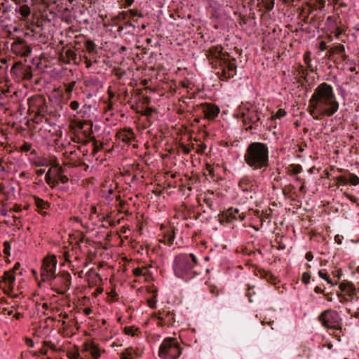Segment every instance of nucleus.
I'll return each mask as SVG.
<instances>
[{
    "label": "nucleus",
    "mask_w": 359,
    "mask_h": 359,
    "mask_svg": "<svg viewBox=\"0 0 359 359\" xmlns=\"http://www.w3.org/2000/svg\"><path fill=\"white\" fill-rule=\"evenodd\" d=\"M332 274L334 277H337L338 279H340L342 276V271L341 269H338L335 271H332Z\"/></svg>",
    "instance_id": "nucleus-55"
},
{
    "label": "nucleus",
    "mask_w": 359,
    "mask_h": 359,
    "mask_svg": "<svg viewBox=\"0 0 359 359\" xmlns=\"http://www.w3.org/2000/svg\"><path fill=\"white\" fill-rule=\"evenodd\" d=\"M133 274L136 277L141 276L142 275L145 276V273H143L142 269L141 268H135V269H134Z\"/></svg>",
    "instance_id": "nucleus-50"
},
{
    "label": "nucleus",
    "mask_w": 359,
    "mask_h": 359,
    "mask_svg": "<svg viewBox=\"0 0 359 359\" xmlns=\"http://www.w3.org/2000/svg\"><path fill=\"white\" fill-rule=\"evenodd\" d=\"M55 179L56 180L55 185L58 183V182H60L62 184H65L69 180L67 176L65 175L64 174L55 176Z\"/></svg>",
    "instance_id": "nucleus-38"
},
{
    "label": "nucleus",
    "mask_w": 359,
    "mask_h": 359,
    "mask_svg": "<svg viewBox=\"0 0 359 359\" xmlns=\"http://www.w3.org/2000/svg\"><path fill=\"white\" fill-rule=\"evenodd\" d=\"M212 67L217 70L219 79L227 81L236 74L237 66L236 59L231 57L226 52H223L221 46L210 47L205 53Z\"/></svg>",
    "instance_id": "nucleus-2"
},
{
    "label": "nucleus",
    "mask_w": 359,
    "mask_h": 359,
    "mask_svg": "<svg viewBox=\"0 0 359 359\" xmlns=\"http://www.w3.org/2000/svg\"><path fill=\"white\" fill-rule=\"evenodd\" d=\"M182 350L180 340L174 337H166L159 346L158 356L161 359H178Z\"/></svg>",
    "instance_id": "nucleus-5"
},
{
    "label": "nucleus",
    "mask_w": 359,
    "mask_h": 359,
    "mask_svg": "<svg viewBox=\"0 0 359 359\" xmlns=\"http://www.w3.org/2000/svg\"><path fill=\"white\" fill-rule=\"evenodd\" d=\"M69 107H70V108H71L72 110L76 111V110H77V109H79V103L77 101H76V100L72 101V102H71V103H70V104H69Z\"/></svg>",
    "instance_id": "nucleus-51"
},
{
    "label": "nucleus",
    "mask_w": 359,
    "mask_h": 359,
    "mask_svg": "<svg viewBox=\"0 0 359 359\" xmlns=\"http://www.w3.org/2000/svg\"><path fill=\"white\" fill-rule=\"evenodd\" d=\"M33 200L34 201V205L37 208L38 212L43 216H46L47 215L46 210L50 208V203L36 196H33Z\"/></svg>",
    "instance_id": "nucleus-21"
},
{
    "label": "nucleus",
    "mask_w": 359,
    "mask_h": 359,
    "mask_svg": "<svg viewBox=\"0 0 359 359\" xmlns=\"http://www.w3.org/2000/svg\"><path fill=\"white\" fill-rule=\"evenodd\" d=\"M239 210L238 208H230L226 212L219 215L220 223H231L238 219V214Z\"/></svg>",
    "instance_id": "nucleus-18"
},
{
    "label": "nucleus",
    "mask_w": 359,
    "mask_h": 359,
    "mask_svg": "<svg viewBox=\"0 0 359 359\" xmlns=\"http://www.w3.org/2000/svg\"><path fill=\"white\" fill-rule=\"evenodd\" d=\"M165 238H168V244H170V245L172 244L174 239H175L174 235H168L165 236Z\"/></svg>",
    "instance_id": "nucleus-59"
},
{
    "label": "nucleus",
    "mask_w": 359,
    "mask_h": 359,
    "mask_svg": "<svg viewBox=\"0 0 359 359\" xmlns=\"http://www.w3.org/2000/svg\"><path fill=\"white\" fill-rule=\"evenodd\" d=\"M339 287L340 292L337 293V296L341 303L344 304L348 301L358 299L359 291L351 281L346 280L341 281Z\"/></svg>",
    "instance_id": "nucleus-7"
},
{
    "label": "nucleus",
    "mask_w": 359,
    "mask_h": 359,
    "mask_svg": "<svg viewBox=\"0 0 359 359\" xmlns=\"http://www.w3.org/2000/svg\"><path fill=\"white\" fill-rule=\"evenodd\" d=\"M255 180L249 176H243L238 182V187L243 192L256 193L255 188Z\"/></svg>",
    "instance_id": "nucleus-20"
},
{
    "label": "nucleus",
    "mask_w": 359,
    "mask_h": 359,
    "mask_svg": "<svg viewBox=\"0 0 359 359\" xmlns=\"http://www.w3.org/2000/svg\"><path fill=\"white\" fill-rule=\"evenodd\" d=\"M85 48L90 53H93L95 52L96 45L93 41L88 40L85 43Z\"/></svg>",
    "instance_id": "nucleus-32"
},
{
    "label": "nucleus",
    "mask_w": 359,
    "mask_h": 359,
    "mask_svg": "<svg viewBox=\"0 0 359 359\" xmlns=\"http://www.w3.org/2000/svg\"><path fill=\"white\" fill-rule=\"evenodd\" d=\"M32 148V144L28 142H24V144L20 147V151L22 152H27L30 151Z\"/></svg>",
    "instance_id": "nucleus-44"
},
{
    "label": "nucleus",
    "mask_w": 359,
    "mask_h": 359,
    "mask_svg": "<svg viewBox=\"0 0 359 359\" xmlns=\"http://www.w3.org/2000/svg\"><path fill=\"white\" fill-rule=\"evenodd\" d=\"M319 49L321 51H325L327 49V45L325 41H321L319 44Z\"/></svg>",
    "instance_id": "nucleus-57"
},
{
    "label": "nucleus",
    "mask_w": 359,
    "mask_h": 359,
    "mask_svg": "<svg viewBox=\"0 0 359 359\" xmlns=\"http://www.w3.org/2000/svg\"><path fill=\"white\" fill-rule=\"evenodd\" d=\"M180 148L184 154H189L191 151V148L187 145L182 144Z\"/></svg>",
    "instance_id": "nucleus-47"
},
{
    "label": "nucleus",
    "mask_w": 359,
    "mask_h": 359,
    "mask_svg": "<svg viewBox=\"0 0 359 359\" xmlns=\"http://www.w3.org/2000/svg\"><path fill=\"white\" fill-rule=\"evenodd\" d=\"M196 110L201 111L204 115V117L208 120H214L220 111L218 106L208 102L198 104Z\"/></svg>",
    "instance_id": "nucleus-13"
},
{
    "label": "nucleus",
    "mask_w": 359,
    "mask_h": 359,
    "mask_svg": "<svg viewBox=\"0 0 359 359\" xmlns=\"http://www.w3.org/2000/svg\"><path fill=\"white\" fill-rule=\"evenodd\" d=\"M252 289H253V287H252V288L249 287V288H248V291L246 292V294H245V295H246V297H248L249 302H250V303H252V302H253V301H252V294H255V292L254 291L251 292V290H252Z\"/></svg>",
    "instance_id": "nucleus-52"
},
{
    "label": "nucleus",
    "mask_w": 359,
    "mask_h": 359,
    "mask_svg": "<svg viewBox=\"0 0 359 359\" xmlns=\"http://www.w3.org/2000/svg\"><path fill=\"white\" fill-rule=\"evenodd\" d=\"M129 18L134 19L135 17L142 18L143 15L141 13H139L137 10L130 9L128 11Z\"/></svg>",
    "instance_id": "nucleus-39"
},
{
    "label": "nucleus",
    "mask_w": 359,
    "mask_h": 359,
    "mask_svg": "<svg viewBox=\"0 0 359 359\" xmlns=\"http://www.w3.org/2000/svg\"><path fill=\"white\" fill-rule=\"evenodd\" d=\"M76 82L74 81H72V82L65 84V92L69 95V96H68L69 98L71 96V94L76 86Z\"/></svg>",
    "instance_id": "nucleus-33"
},
{
    "label": "nucleus",
    "mask_w": 359,
    "mask_h": 359,
    "mask_svg": "<svg viewBox=\"0 0 359 359\" xmlns=\"http://www.w3.org/2000/svg\"><path fill=\"white\" fill-rule=\"evenodd\" d=\"M318 275L320 278H323L324 280H326V276H329L326 273H325L322 270L319 271Z\"/></svg>",
    "instance_id": "nucleus-64"
},
{
    "label": "nucleus",
    "mask_w": 359,
    "mask_h": 359,
    "mask_svg": "<svg viewBox=\"0 0 359 359\" xmlns=\"http://www.w3.org/2000/svg\"><path fill=\"white\" fill-rule=\"evenodd\" d=\"M137 331L138 329H136L134 327H125V333L128 335L135 336L136 334V332Z\"/></svg>",
    "instance_id": "nucleus-41"
},
{
    "label": "nucleus",
    "mask_w": 359,
    "mask_h": 359,
    "mask_svg": "<svg viewBox=\"0 0 359 359\" xmlns=\"http://www.w3.org/2000/svg\"><path fill=\"white\" fill-rule=\"evenodd\" d=\"M153 113V109L151 108V107H146L142 114L144 115V116H149L152 114Z\"/></svg>",
    "instance_id": "nucleus-49"
},
{
    "label": "nucleus",
    "mask_w": 359,
    "mask_h": 359,
    "mask_svg": "<svg viewBox=\"0 0 359 359\" xmlns=\"http://www.w3.org/2000/svg\"><path fill=\"white\" fill-rule=\"evenodd\" d=\"M20 267V264L19 262L15 263L12 271H5L3 276V281L7 284V287L4 288V292L8 294L9 292H12L13 290V284L15 281V273L17 270H18Z\"/></svg>",
    "instance_id": "nucleus-16"
},
{
    "label": "nucleus",
    "mask_w": 359,
    "mask_h": 359,
    "mask_svg": "<svg viewBox=\"0 0 359 359\" xmlns=\"http://www.w3.org/2000/svg\"><path fill=\"white\" fill-rule=\"evenodd\" d=\"M334 180L341 185H346L348 183V175H339L334 177Z\"/></svg>",
    "instance_id": "nucleus-35"
},
{
    "label": "nucleus",
    "mask_w": 359,
    "mask_h": 359,
    "mask_svg": "<svg viewBox=\"0 0 359 359\" xmlns=\"http://www.w3.org/2000/svg\"><path fill=\"white\" fill-rule=\"evenodd\" d=\"M141 356L138 349L129 347L125 349L121 354V359H137Z\"/></svg>",
    "instance_id": "nucleus-22"
},
{
    "label": "nucleus",
    "mask_w": 359,
    "mask_h": 359,
    "mask_svg": "<svg viewBox=\"0 0 359 359\" xmlns=\"http://www.w3.org/2000/svg\"><path fill=\"white\" fill-rule=\"evenodd\" d=\"M76 127L79 130H83V137H81L79 134H74L72 137V140L76 143H81L86 144L88 143V138L91 133V123H88L87 121H78L76 122Z\"/></svg>",
    "instance_id": "nucleus-11"
},
{
    "label": "nucleus",
    "mask_w": 359,
    "mask_h": 359,
    "mask_svg": "<svg viewBox=\"0 0 359 359\" xmlns=\"http://www.w3.org/2000/svg\"><path fill=\"white\" fill-rule=\"evenodd\" d=\"M4 254H6L7 255H11L10 251H11V245H10L9 242L5 241L4 243Z\"/></svg>",
    "instance_id": "nucleus-46"
},
{
    "label": "nucleus",
    "mask_w": 359,
    "mask_h": 359,
    "mask_svg": "<svg viewBox=\"0 0 359 359\" xmlns=\"http://www.w3.org/2000/svg\"><path fill=\"white\" fill-rule=\"evenodd\" d=\"M133 3H134V0H125L124 7L125 8L130 7Z\"/></svg>",
    "instance_id": "nucleus-62"
},
{
    "label": "nucleus",
    "mask_w": 359,
    "mask_h": 359,
    "mask_svg": "<svg viewBox=\"0 0 359 359\" xmlns=\"http://www.w3.org/2000/svg\"><path fill=\"white\" fill-rule=\"evenodd\" d=\"M286 115V111L283 109H279L277 112L273 114L271 117V121L275 119H280Z\"/></svg>",
    "instance_id": "nucleus-34"
},
{
    "label": "nucleus",
    "mask_w": 359,
    "mask_h": 359,
    "mask_svg": "<svg viewBox=\"0 0 359 359\" xmlns=\"http://www.w3.org/2000/svg\"><path fill=\"white\" fill-rule=\"evenodd\" d=\"M288 169L289 173L292 175H297L302 172V166L299 164H291Z\"/></svg>",
    "instance_id": "nucleus-26"
},
{
    "label": "nucleus",
    "mask_w": 359,
    "mask_h": 359,
    "mask_svg": "<svg viewBox=\"0 0 359 359\" xmlns=\"http://www.w3.org/2000/svg\"><path fill=\"white\" fill-rule=\"evenodd\" d=\"M34 165L37 167L41 166H49L50 165V161L48 158L45 157H39L38 159L35 161Z\"/></svg>",
    "instance_id": "nucleus-28"
},
{
    "label": "nucleus",
    "mask_w": 359,
    "mask_h": 359,
    "mask_svg": "<svg viewBox=\"0 0 359 359\" xmlns=\"http://www.w3.org/2000/svg\"><path fill=\"white\" fill-rule=\"evenodd\" d=\"M341 238H342V236H339V235H336L334 236V241L339 244V245H341L342 241H341Z\"/></svg>",
    "instance_id": "nucleus-60"
},
{
    "label": "nucleus",
    "mask_w": 359,
    "mask_h": 359,
    "mask_svg": "<svg viewBox=\"0 0 359 359\" xmlns=\"http://www.w3.org/2000/svg\"><path fill=\"white\" fill-rule=\"evenodd\" d=\"M119 18L123 20L129 18V15L128 11H123L119 13Z\"/></svg>",
    "instance_id": "nucleus-54"
},
{
    "label": "nucleus",
    "mask_w": 359,
    "mask_h": 359,
    "mask_svg": "<svg viewBox=\"0 0 359 359\" xmlns=\"http://www.w3.org/2000/svg\"><path fill=\"white\" fill-rule=\"evenodd\" d=\"M116 137L125 144H130L135 140V135L132 129L123 128L116 133Z\"/></svg>",
    "instance_id": "nucleus-19"
},
{
    "label": "nucleus",
    "mask_w": 359,
    "mask_h": 359,
    "mask_svg": "<svg viewBox=\"0 0 359 359\" xmlns=\"http://www.w3.org/2000/svg\"><path fill=\"white\" fill-rule=\"evenodd\" d=\"M297 72H298V76L299 77V81H301L302 80L304 81H306V76L308 74L307 71L306 69H304V67L302 65H299V67L297 68Z\"/></svg>",
    "instance_id": "nucleus-27"
},
{
    "label": "nucleus",
    "mask_w": 359,
    "mask_h": 359,
    "mask_svg": "<svg viewBox=\"0 0 359 359\" xmlns=\"http://www.w3.org/2000/svg\"><path fill=\"white\" fill-rule=\"evenodd\" d=\"M156 315L158 320V324L160 326L172 325L175 322L174 314L170 311H159Z\"/></svg>",
    "instance_id": "nucleus-17"
},
{
    "label": "nucleus",
    "mask_w": 359,
    "mask_h": 359,
    "mask_svg": "<svg viewBox=\"0 0 359 359\" xmlns=\"http://www.w3.org/2000/svg\"><path fill=\"white\" fill-rule=\"evenodd\" d=\"M310 278H311L310 273L309 272H304L302 275V280L304 284L306 285V284L309 283Z\"/></svg>",
    "instance_id": "nucleus-45"
},
{
    "label": "nucleus",
    "mask_w": 359,
    "mask_h": 359,
    "mask_svg": "<svg viewBox=\"0 0 359 359\" xmlns=\"http://www.w3.org/2000/svg\"><path fill=\"white\" fill-rule=\"evenodd\" d=\"M241 117L245 126H248L246 130H258L260 117L257 109L247 107L241 113Z\"/></svg>",
    "instance_id": "nucleus-9"
},
{
    "label": "nucleus",
    "mask_w": 359,
    "mask_h": 359,
    "mask_svg": "<svg viewBox=\"0 0 359 359\" xmlns=\"http://www.w3.org/2000/svg\"><path fill=\"white\" fill-rule=\"evenodd\" d=\"M14 54L20 57H27L32 53L31 46L23 39H18L11 45Z\"/></svg>",
    "instance_id": "nucleus-14"
},
{
    "label": "nucleus",
    "mask_w": 359,
    "mask_h": 359,
    "mask_svg": "<svg viewBox=\"0 0 359 359\" xmlns=\"http://www.w3.org/2000/svg\"><path fill=\"white\" fill-rule=\"evenodd\" d=\"M304 61L305 62V64L307 65V67L311 71L313 72V69L311 67V53L309 51L308 52H306L304 55Z\"/></svg>",
    "instance_id": "nucleus-36"
},
{
    "label": "nucleus",
    "mask_w": 359,
    "mask_h": 359,
    "mask_svg": "<svg viewBox=\"0 0 359 359\" xmlns=\"http://www.w3.org/2000/svg\"><path fill=\"white\" fill-rule=\"evenodd\" d=\"M52 172V169H49L48 171L46 172L45 175V180L46 182L50 187H55V179L52 178L50 176V172Z\"/></svg>",
    "instance_id": "nucleus-30"
},
{
    "label": "nucleus",
    "mask_w": 359,
    "mask_h": 359,
    "mask_svg": "<svg viewBox=\"0 0 359 359\" xmlns=\"http://www.w3.org/2000/svg\"><path fill=\"white\" fill-rule=\"evenodd\" d=\"M348 183L353 186H356L359 184V177L353 173L348 172Z\"/></svg>",
    "instance_id": "nucleus-31"
},
{
    "label": "nucleus",
    "mask_w": 359,
    "mask_h": 359,
    "mask_svg": "<svg viewBox=\"0 0 359 359\" xmlns=\"http://www.w3.org/2000/svg\"><path fill=\"white\" fill-rule=\"evenodd\" d=\"M331 4H333L334 9L335 10L347 7V4L340 0H332Z\"/></svg>",
    "instance_id": "nucleus-37"
},
{
    "label": "nucleus",
    "mask_w": 359,
    "mask_h": 359,
    "mask_svg": "<svg viewBox=\"0 0 359 359\" xmlns=\"http://www.w3.org/2000/svg\"><path fill=\"white\" fill-rule=\"evenodd\" d=\"M20 11V14L23 17H28L31 13L30 9L27 6H21Z\"/></svg>",
    "instance_id": "nucleus-40"
},
{
    "label": "nucleus",
    "mask_w": 359,
    "mask_h": 359,
    "mask_svg": "<svg viewBox=\"0 0 359 359\" xmlns=\"http://www.w3.org/2000/svg\"><path fill=\"white\" fill-rule=\"evenodd\" d=\"M31 107L36 112V122L42 121V118L48 114V107L46 100L42 97L35 98Z\"/></svg>",
    "instance_id": "nucleus-12"
},
{
    "label": "nucleus",
    "mask_w": 359,
    "mask_h": 359,
    "mask_svg": "<svg viewBox=\"0 0 359 359\" xmlns=\"http://www.w3.org/2000/svg\"><path fill=\"white\" fill-rule=\"evenodd\" d=\"M318 320L327 329L340 330L341 327L342 320L338 312L332 309L322 312L318 316Z\"/></svg>",
    "instance_id": "nucleus-6"
},
{
    "label": "nucleus",
    "mask_w": 359,
    "mask_h": 359,
    "mask_svg": "<svg viewBox=\"0 0 359 359\" xmlns=\"http://www.w3.org/2000/svg\"><path fill=\"white\" fill-rule=\"evenodd\" d=\"M58 278L61 280V283L63 285L66 290L69 289L71 285L72 276L68 271H63L60 273Z\"/></svg>",
    "instance_id": "nucleus-23"
},
{
    "label": "nucleus",
    "mask_w": 359,
    "mask_h": 359,
    "mask_svg": "<svg viewBox=\"0 0 359 359\" xmlns=\"http://www.w3.org/2000/svg\"><path fill=\"white\" fill-rule=\"evenodd\" d=\"M262 217H260V219H261V225L262 226L263 225V222L265 221L266 219L269 218V214L265 212H262Z\"/></svg>",
    "instance_id": "nucleus-56"
},
{
    "label": "nucleus",
    "mask_w": 359,
    "mask_h": 359,
    "mask_svg": "<svg viewBox=\"0 0 359 359\" xmlns=\"http://www.w3.org/2000/svg\"><path fill=\"white\" fill-rule=\"evenodd\" d=\"M334 50H335V53L341 54V57L343 60H346L347 58V55L344 54L345 52V47L342 44H339L337 46H335L333 47Z\"/></svg>",
    "instance_id": "nucleus-29"
},
{
    "label": "nucleus",
    "mask_w": 359,
    "mask_h": 359,
    "mask_svg": "<svg viewBox=\"0 0 359 359\" xmlns=\"http://www.w3.org/2000/svg\"><path fill=\"white\" fill-rule=\"evenodd\" d=\"M339 104L333 87L323 82L314 90L308 105V111L313 119L322 120L333 116L339 109Z\"/></svg>",
    "instance_id": "nucleus-1"
},
{
    "label": "nucleus",
    "mask_w": 359,
    "mask_h": 359,
    "mask_svg": "<svg viewBox=\"0 0 359 359\" xmlns=\"http://www.w3.org/2000/svg\"><path fill=\"white\" fill-rule=\"evenodd\" d=\"M52 170H53L55 176L62 175L65 172L64 168L60 166V165L52 169Z\"/></svg>",
    "instance_id": "nucleus-43"
},
{
    "label": "nucleus",
    "mask_w": 359,
    "mask_h": 359,
    "mask_svg": "<svg viewBox=\"0 0 359 359\" xmlns=\"http://www.w3.org/2000/svg\"><path fill=\"white\" fill-rule=\"evenodd\" d=\"M48 159L50 161V165L52 166L51 169H53V168H55V167H57V165H60L59 162H58V160H57V158L55 156H51Z\"/></svg>",
    "instance_id": "nucleus-42"
},
{
    "label": "nucleus",
    "mask_w": 359,
    "mask_h": 359,
    "mask_svg": "<svg viewBox=\"0 0 359 359\" xmlns=\"http://www.w3.org/2000/svg\"><path fill=\"white\" fill-rule=\"evenodd\" d=\"M259 274L261 278L266 280L267 282L270 283L272 285H276L277 283V278L274 276L271 272L266 271L264 269L259 271Z\"/></svg>",
    "instance_id": "nucleus-24"
},
{
    "label": "nucleus",
    "mask_w": 359,
    "mask_h": 359,
    "mask_svg": "<svg viewBox=\"0 0 359 359\" xmlns=\"http://www.w3.org/2000/svg\"><path fill=\"white\" fill-rule=\"evenodd\" d=\"M314 292L318 294H325L324 290L321 289L320 287L316 286L314 288Z\"/></svg>",
    "instance_id": "nucleus-63"
},
{
    "label": "nucleus",
    "mask_w": 359,
    "mask_h": 359,
    "mask_svg": "<svg viewBox=\"0 0 359 359\" xmlns=\"http://www.w3.org/2000/svg\"><path fill=\"white\" fill-rule=\"evenodd\" d=\"M344 32V29L341 27H337L335 29V36L339 38L340 35H341Z\"/></svg>",
    "instance_id": "nucleus-53"
},
{
    "label": "nucleus",
    "mask_w": 359,
    "mask_h": 359,
    "mask_svg": "<svg viewBox=\"0 0 359 359\" xmlns=\"http://www.w3.org/2000/svg\"><path fill=\"white\" fill-rule=\"evenodd\" d=\"M244 160L253 170H266L269 165V150L266 144L251 142L245 149Z\"/></svg>",
    "instance_id": "nucleus-3"
},
{
    "label": "nucleus",
    "mask_w": 359,
    "mask_h": 359,
    "mask_svg": "<svg viewBox=\"0 0 359 359\" xmlns=\"http://www.w3.org/2000/svg\"><path fill=\"white\" fill-rule=\"evenodd\" d=\"M59 60L65 64H79L81 58L72 48H63L59 54Z\"/></svg>",
    "instance_id": "nucleus-15"
},
{
    "label": "nucleus",
    "mask_w": 359,
    "mask_h": 359,
    "mask_svg": "<svg viewBox=\"0 0 359 359\" xmlns=\"http://www.w3.org/2000/svg\"><path fill=\"white\" fill-rule=\"evenodd\" d=\"M148 304L151 309H155L156 307V297H154L151 299H148Z\"/></svg>",
    "instance_id": "nucleus-48"
},
{
    "label": "nucleus",
    "mask_w": 359,
    "mask_h": 359,
    "mask_svg": "<svg viewBox=\"0 0 359 359\" xmlns=\"http://www.w3.org/2000/svg\"><path fill=\"white\" fill-rule=\"evenodd\" d=\"M250 211H252L253 212V215L257 217L260 218V217H262V212L258 210L251 209V210H250Z\"/></svg>",
    "instance_id": "nucleus-58"
},
{
    "label": "nucleus",
    "mask_w": 359,
    "mask_h": 359,
    "mask_svg": "<svg viewBox=\"0 0 359 359\" xmlns=\"http://www.w3.org/2000/svg\"><path fill=\"white\" fill-rule=\"evenodd\" d=\"M11 73L19 80H30L32 78V67L22 62H16L12 67Z\"/></svg>",
    "instance_id": "nucleus-10"
},
{
    "label": "nucleus",
    "mask_w": 359,
    "mask_h": 359,
    "mask_svg": "<svg viewBox=\"0 0 359 359\" xmlns=\"http://www.w3.org/2000/svg\"><path fill=\"white\" fill-rule=\"evenodd\" d=\"M57 262L55 255L43 259L41 269V276L43 281H50L57 278L55 273Z\"/></svg>",
    "instance_id": "nucleus-8"
},
{
    "label": "nucleus",
    "mask_w": 359,
    "mask_h": 359,
    "mask_svg": "<svg viewBox=\"0 0 359 359\" xmlns=\"http://www.w3.org/2000/svg\"><path fill=\"white\" fill-rule=\"evenodd\" d=\"M305 258L308 261H311L313 259V255L312 252H306V254L305 255Z\"/></svg>",
    "instance_id": "nucleus-61"
},
{
    "label": "nucleus",
    "mask_w": 359,
    "mask_h": 359,
    "mask_svg": "<svg viewBox=\"0 0 359 359\" xmlns=\"http://www.w3.org/2000/svg\"><path fill=\"white\" fill-rule=\"evenodd\" d=\"M299 353L297 354V357L298 358H306L309 359L311 357V350L309 348L306 346H302L299 348Z\"/></svg>",
    "instance_id": "nucleus-25"
},
{
    "label": "nucleus",
    "mask_w": 359,
    "mask_h": 359,
    "mask_svg": "<svg viewBox=\"0 0 359 359\" xmlns=\"http://www.w3.org/2000/svg\"><path fill=\"white\" fill-rule=\"evenodd\" d=\"M175 275L188 281L201 274L196 257L192 254H180L175 257L173 263Z\"/></svg>",
    "instance_id": "nucleus-4"
}]
</instances>
